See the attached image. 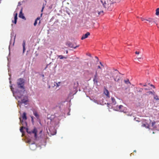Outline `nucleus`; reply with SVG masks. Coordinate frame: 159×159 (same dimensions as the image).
<instances>
[{
  "mask_svg": "<svg viewBox=\"0 0 159 159\" xmlns=\"http://www.w3.org/2000/svg\"><path fill=\"white\" fill-rule=\"evenodd\" d=\"M101 2L106 9L109 11L111 10L113 3L112 0H106L104 2L101 0Z\"/></svg>",
  "mask_w": 159,
  "mask_h": 159,
  "instance_id": "1",
  "label": "nucleus"
},
{
  "mask_svg": "<svg viewBox=\"0 0 159 159\" xmlns=\"http://www.w3.org/2000/svg\"><path fill=\"white\" fill-rule=\"evenodd\" d=\"M25 80L22 78H20L17 80V84L19 88L22 89L23 91H25L24 85Z\"/></svg>",
  "mask_w": 159,
  "mask_h": 159,
  "instance_id": "2",
  "label": "nucleus"
},
{
  "mask_svg": "<svg viewBox=\"0 0 159 159\" xmlns=\"http://www.w3.org/2000/svg\"><path fill=\"white\" fill-rule=\"evenodd\" d=\"M22 120L21 118H19V119L20 120V123L21 124V125L23 126L26 125L27 123L25 121L24 122L23 120H26L27 119V117L26 116V113L25 112H24L23 113V114L22 115Z\"/></svg>",
  "mask_w": 159,
  "mask_h": 159,
  "instance_id": "3",
  "label": "nucleus"
},
{
  "mask_svg": "<svg viewBox=\"0 0 159 159\" xmlns=\"http://www.w3.org/2000/svg\"><path fill=\"white\" fill-rule=\"evenodd\" d=\"M26 132L28 133L29 134H31V133H33L34 134V136L35 139H37V129L34 128L33 130L31 131H30L29 130L28 128H26Z\"/></svg>",
  "mask_w": 159,
  "mask_h": 159,
  "instance_id": "4",
  "label": "nucleus"
},
{
  "mask_svg": "<svg viewBox=\"0 0 159 159\" xmlns=\"http://www.w3.org/2000/svg\"><path fill=\"white\" fill-rule=\"evenodd\" d=\"M66 45H67L69 47L74 48V49H75L76 48L80 46V45H78L75 46L74 44H73L72 43L70 42H67L66 43Z\"/></svg>",
  "mask_w": 159,
  "mask_h": 159,
  "instance_id": "5",
  "label": "nucleus"
},
{
  "mask_svg": "<svg viewBox=\"0 0 159 159\" xmlns=\"http://www.w3.org/2000/svg\"><path fill=\"white\" fill-rule=\"evenodd\" d=\"M61 83V82H59L58 83L56 82H54L53 83H52V85H50L49 86V88H50V86H52V87L56 86V87H57L60 86V84Z\"/></svg>",
  "mask_w": 159,
  "mask_h": 159,
  "instance_id": "6",
  "label": "nucleus"
},
{
  "mask_svg": "<svg viewBox=\"0 0 159 159\" xmlns=\"http://www.w3.org/2000/svg\"><path fill=\"white\" fill-rule=\"evenodd\" d=\"M124 107L122 105H117L116 107V109L121 111H124Z\"/></svg>",
  "mask_w": 159,
  "mask_h": 159,
  "instance_id": "7",
  "label": "nucleus"
},
{
  "mask_svg": "<svg viewBox=\"0 0 159 159\" xmlns=\"http://www.w3.org/2000/svg\"><path fill=\"white\" fill-rule=\"evenodd\" d=\"M146 21H148L149 23V25H152L153 23H155L156 22L154 19L151 18H148Z\"/></svg>",
  "mask_w": 159,
  "mask_h": 159,
  "instance_id": "8",
  "label": "nucleus"
},
{
  "mask_svg": "<svg viewBox=\"0 0 159 159\" xmlns=\"http://www.w3.org/2000/svg\"><path fill=\"white\" fill-rule=\"evenodd\" d=\"M19 17L20 18H21L25 20L26 19L25 17L24 16L23 14L22 13V8L20 11V13L19 15Z\"/></svg>",
  "mask_w": 159,
  "mask_h": 159,
  "instance_id": "9",
  "label": "nucleus"
},
{
  "mask_svg": "<svg viewBox=\"0 0 159 159\" xmlns=\"http://www.w3.org/2000/svg\"><path fill=\"white\" fill-rule=\"evenodd\" d=\"M115 74L116 75V77H115L114 76V79L115 81H118V80H120V78L119 76H118V73L117 72V71H115Z\"/></svg>",
  "mask_w": 159,
  "mask_h": 159,
  "instance_id": "10",
  "label": "nucleus"
},
{
  "mask_svg": "<svg viewBox=\"0 0 159 159\" xmlns=\"http://www.w3.org/2000/svg\"><path fill=\"white\" fill-rule=\"evenodd\" d=\"M90 33L89 32H88L85 34L83 35L81 38V40H83L86 38H87L88 36L90 35Z\"/></svg>",
  "mask_w": 159,
  "mask_h": 159,
  "instance_id": "11",
  "label": "nucleus"
},
{
  "mask_svg": "<svg viewBox=\"0 0 159 159\" xmlns=\"http://www.w3.org/2000/svg\"><path fill=\"white\" fill-rule=\"evenodd\" d=\"M104 93L108 98H110L109 93L108 90L106 88H104Z\"/></svg>",
  "mask_w": 159,
  "mask_h": 159,
  "instance_id": "12",
  "label": "nucleus"
},
{
  "mask_svg": "<svg viewBox=\"0 0 159 159\" xmlns=\"http://www.w3.org/2000/svg\"><path fill=\"white\" fill-rule=\"evenodd\" d=\"M28 102V98L25 97L24 98L22 99L21 100V103H25L26 102Z\"/></svg>",
  "mask_w": 159,
  "mask_h": 159,
  "instance_id": "13",
  "label": "nucleus"
},
{
  "mask_svg": "<svg viewBox=\"0 0 159 159\" xmlns=\"http://www.w3.org/2000/svg\"><path fill=\"white\" fill-rule=\"evenodd\" d=\"M17 13H16L15 15V16L14 17V22H13V23H14L15 24H16L17 22Z\"/></svg>",
  "mask_w": 159,
  "mask_h": 159,
  "instance_id": "14",
  "label": "nucleus"
},
{
  "mask_svg": "<svg viewBox=\"0 0 159 159\" xmlns=\"http://www.w3.org/2000/svg\"><path fill=\"white\" fill-rule=\"evenodd\" d=\"M25 40H24L23 41V43H22V46H23V53H24L25 50Z\"/></svg>",
  "mask_w": 159,
  "mask_h": 159,
  "instance_id": "15",
  "label": "nucleus"
},
{
  "mask_svg": "<svg viewBox=\"0 0 159 159\" xmlns=\"http://www.w3.org/2000/svg\"><path fill=\"white\" fill-rule=\"evenodd\" d=\"M111 100L112 101L111 103L113 105H115L116 104L115 99L113 97L111 98Z\"/></svg>",
  "mask_w": 159,
  "mask_h": 159,
  "instance_id": "16",
  "label": "nucleus"
},
{
  "mask_svg": "<svg viewBox=\"0 0 159 159\" xmlns=\"http://www.w3.org/2000/svg\"><path fill=\"white\" fill-rule=\"evenodd\" d=\"M74 88L75 89H76L77 87H78V85H79V83L78 82H76L75 83H74Z\"/></svg>",
  "mask_w": 159,
  "mask_h": 159,
  "instance_id": "17",
  "label": "nucleus"
},
{
  "mask_svg": "<svg viewBox=\"0 0 159 159\" xmlns=\"http://www.w3.org/2000/svg\"><path fill=\"white\" fill-rule=\"evenodd\" d=\"M34 115V116L37 118H39V116L38 115V113L35 111H34L33 112Z\"/></svg>",
  "mask_w": 159,
  "mask_h": 159,
  "instance_id": "18",
  "label": "nucleus"
},
{
  "mask_svg": "<svg viewBox=\"0 0 159 159\" xmlns=\"http://www.w3.org/2000/svg\"><path fill=\"white\" fill-rule=\"evenodd\" d=\"M142 126L143 127H145L147 128H148L149 127V125L147 124H145V123H142Z\"/></svg>",
  "mask_w": 159,
  "mask_h": 159,
  "instance_id": "19",
  "label": "nucleus"
},
{
  "mask_svg": "<svg viewBox=\"0 0 159 159\" xmlns=\"http://www.w3.org/2000/svg\"><path fill=\"white\" fill-rule=\"evenodd\" d=\"M45 3H43V7H42V9L41 11L42 12L43 11V9H44V7H45V6L46 5V2H46V0H45Z\"/></svg>",
  "mask_w": 159,
  "mask_h": 159,
  "instance_id": "20",
  "label": "nucleus"
},
{
  "mask_svg": "<svg viewBox=\"0 0 159 159\" xmlns=\"http://www.w3.org/2000/svg\"><path fill=\"white\" fill-rule=\"evenodd\" d=\"M147 95H150V94H152L153 95H155V93L153 91V92H152V91H149L147 93Z\"/></svg>",
  "mask_w": 159,
  "mask_h": 159,
  "instance_id": "21",
  "label": "nucleus"
},
{
  "mask_svg": "<svg viewBox=\"0 0 159 159\" xmlns=\"http://www.w3.org/2000/svg\"><path fill=\"white\" fill-rule=\"evenodd\" d=\"M156 14L157 16H158L159 15V8H157L156 10Z\"/></svg>",
  "mask_w": 159,
  "mask_h": 159,
  "instance_id": "22",
  "label": "nucleus"
},
{
  "mask_svg": "<svg viewBox=\"0 0 159 159\" xmlns=\"http://www.w3.org/2000/svg\"><path fill=\"white\" fill-rule=\"evenodd\" d=\"M93 81L94 83L97 84L98 83L97 78H94L93 79Z\"/></svg>",
  "mask_w": 159,
  "mask_h": 159,
  "instance_id": "23",
  "label": "nucleus"
},
{
  "mask_svg": "<svg viewBox=\"0 0 159 159\" xmlns=\"http://www.w3.org/2000/svg\"><path fill=\"white\" fill-rule=\"evenodd\" d=\"M58 57H59V58L60 59H62L64 58H66V57H64L62 55H59L58 56Z\"/></svg>",
  "mask_w": 159,
  "mask_h": 159,
  "instance_id": "24",
  "label": "nucleus"
},
{
  "mask_svg": "<svg viewBox=\"0 0 159 159\" xmlns=\"http://www.w3.org/2000/svg\"><path fill=\"white\" fill-rule=\"evenodd\" d=\"M124 82L126 84H130L129 80L128 79L126 80H124Z\"/></svg>",
  "mask_w": 159,
  "mask_h": 159,
  "instance_id": "25",
  "label": "nucleus"
},
{
  "mask_svg": "<svg viewBox=\"0 0 159 159\" xmlns=\"http://www.w3.org/2000/svg\"><path fill=\"white\" fill-rule=\"evenodd\" d=\"M25 127H24L23 126L21 127L20 128V132L22 133H23V129H25Z\"/></svg>",
  "mask_w": 159,
  "mask_h": 159,
  "instance_id": "26",
  "label": "nucleus"
},
{
  "mask_svg": "<svg viewBox=\"0 0 159 159\" xmlns=\"http://www.w3.org/2000/svg\"><path fill=\"white\" fill-rule=\"evenodd\" d=\"M154 99H156V100H159V99L158 98V97L157 95H154Z\"/></svg>",
  "mask_w": 159,
  "mask_h": 159,
  "instance_id": "27",
  "label": "nucleus"
},
{
  "mask_svg": "<svg viewBox=\"0 0 159 159\" xmlns=\"http://www.w3.org/2000/svg\"><path fill=\"white\" fill-rule=\"evenodd\" d=\"M140 19L143 21H144L145 20H147V18H142V17L140 18Z\"/></svg>",
  "mask_w": 159,
  "mask_h": 159,
  "instance_id": "28",
  "label": "nucleus"
},
{
  "mask_svg": "<svg viewBox=\"0 0 159 159\" xmlns=\"http://www.w3.org/2000/svg\"><path fill=\"white\" fill-rule=\"evenodd\" d=\"M98 77V75H97V72H96L95 74V75L94 76V78H97Z\"/></svg>",
  "mask_w": 159,
  "mask_h": 159,
  "instance_id": "29",
  "label": "nucleus"
},
{
  "mask_svg": "<svg viewBox=\"0 0 159 159\" xmlns=\"http://www.w3.org/2000/svg\"><path fill=\"white\" fill-rule=\"evenodd\" d=\"M103 13V11H102L99 12L98 13V15H101V13Z\"/></svg>",
  "mask_w": 159,
  "mask_h": 159,
  "instance_id": "30",
  "label": "nucleus"
},
{
  "mask_svg": "<svg viewBox=\"0 0 159 159\" xmlns=\"http://www.w3.org/2000/svg\"><path fill=\"white\" fill-rule=\"evenodd\" d=\"M155 122L154 121L152 122V126H153L155 124Z\"/></svg>",
  "mask_w": 159,
  "mask_h": 159,
  "instance_id": "31",
  "label": "nucleus"
},
{
  "mask_svg": "<svg viewBox=\"0 0 159 159\" xmlns=\"http://www.w3.org/2000/svg\"><path fill=\"white\" fill-rule=\"evenodd\" d=\"M37 24V20H35V22H34V26H35Z\"/></svg>",
  "mask_w": 159,
  "mask_h": 159,
  "instance_id": "32",
  "label": "nucleus"
},
{
  "mask_svg": "<svg viewBox=\"0 0 159 159\" xmlns=\"http://www.w3.org/2000/svg\"><path fill=\"white\" fill-rule=\"evenodd\" d=\"M139 52H135V54H139Z\"/></svg>",
  "mask_w": 159,
  "mask_h": 159,
  "instance_id": "33",
  "label": "nucleus"
},
{
  "mask_svg": "<svg viewBox=\"0 0 159 159\" xmlns=\"http://www.w3.org/2000/svg\"><path fill=\"white\" fill-rule=\"evenodd\" d=\"M143 90V89H142V88H141V89H140V90H139V92H142V91Z\"/></svg>",
  "mask_w": 159,
  "mask_h": 159,
  "instance_id": "34",
  "label": "nucleus"
},
{
  "mask_svg": "<svg viewBox=\"0 0 159 159\" xmlns=\"http://www.w3.org/2000/svg\"><path fill=\"white\" fill-rule=\"evenodd\" d=\"M40 17H38L35 20H37H37H39V19H40Z\"/></svg>",
  "mask_w": 159,
  "mask_h": 159,
  "instance_id": "35",
  "label": "nucleus"
},
{
  "mask_svg": "<svg viewBox=\"0 0 159 159\" xmlns=\"http://www.w3.org/2000/svg\"><path fill=\"white\" fill-rule=\"evenodd\" d=\"M151 86L152 87L154 88H155V87L152 84H151Z\"/></svg>",
  "mask_w": 159,
  "mask_h": 159,
  "instance_id": "36",
  "label": "nucleus"
},
{
  "mask_svg": "<svg viewBox=\"0 0 159 159\" xmlns=\"http://www.w3.org/2000/svg\"><path fill=\"white\" fill-rule=\"evenodd\" d=\"M31 120L33 122V116L31 117Z\"/></svg>",
  "mask_w": 159,
  "mask_h": 159,
  "instance_id": "37",
  "label": "nucleus"
},
{
  "mask_svg": "<svg viewBox=\"0 0 159 159\" xmlns=\"http://www.w3.org/2000/svg\"><path fill=\"white\" fill-rule=\"evenodd\" d=\"M98 68H99V69H101V67H100V66H98Z\"/></svg>",
  "mask_w": 159,
  "mask_h": 159,
  "instance_id": "38",
  "label": "nucleus"
},
{
  "mask_svg": "<svg viewBox=\"0 0 159 159\" xmlns=\"http://www.w3.org/2000/svg\"><path fill=\"white\" fill-rule=\"evenodd\" d=\"M93 101L94 102H96V100H93Z\"/></svg>",
  "mask_w": 159,
  "mask_h": 159,
  "instance_id": "39",
  "label": "nucleus"
},
{
  "mask_svg": "<svg viewBox=\"0 0 159 159\" xmlns=\"http://www.w3.org/2000/svg\"><path fill=\"white\" fill-rule=\"evenodd\" d=\"M11 90H12V86H11Z\"/></svg>",
  "mask_w": 159,
  "mask_h": 159,
  "instance_id": "40",
  "label": "nucleus"
},
{
  "mask_svg": "<svg viewBox=\"0 0 159 159\" xmlns=\"http://www.w3.org/2000/svg\"><path fill=\"white\" fill-rule=\"evenodd\" d=\"M100 64L102 66H103L102 65V64L101 63V62H100Z\"/></svg>",
  "mask_w": 159,
  "mask_h": 159,
  "instance_id": "41",
  "label": "nucleus"
},
{
  "mask_svg": "<svg viewBox=\"0 0 159 159\" xmlns=\"http://www.w3.org/2000/svg\"><path fill=\"white\" fill-rule=\"evenodd\" d=\"M68 53V51L67 50V51H66V53Z\"/></svg>",
  "mask_w": 159,
  "mask_h": 159,
  "instance_id": "42",
  "label": "nucleus"
},
{
  "mask_svg": "<svg viewBox=\"0 0 159 159\" xmlns=\"http://www.w3.org/2000/svg\"><path fill=\"white\" fill-rule=\"evenodd\" d=\"M117 2H119L120 0H116Z\"/></svg>",
  "mask_w": 159,
  "mask_h": 159,
  "instance_id": "43",
  "label": "nucleus"
},
{
  "mask_svg": "<svg viewBox=\"0 0 159 159\" xmlns=\"http://www.w3.org/2000/svg\"><path fill=\"white\" fill-rule=\"evenodd\" d=\"M16 93H19V92L18 91V92H16Z\"/></svg>",
  "mask_w": 159,
  "mask_h": 159,
  "instance_id": "44",
  "label": "nucleus"
},
{
  "mask_svg": "<svg viewBox=\"0 0 159 159\" xmlns=\"http://www.w3.org/2000/svg\"><path fill=\"white\" fill-rule=\"evenodd\" d=\"M134 152H136V150H134Z\"/></svg>",
  "mask_w": 159,
  "mask_h": 159,
  "instance_id": "45",
  "label": "nucleus"
},
{
  "mask_svg": "<svg viewBox=\"0 0 159 159\" xmlns=\"http://www.w3.org/2000/svg\"><path fill=\"white\" fill-rule=\"evenodd\" d=\"M144 86H146V85H143Z\"/></svg>",
  "mask_w": 159,
  "mask_h": 159,
  "instance_id": "46",
  "label": "nucleus"
},
{
  "mask_svg": "<svg viewBox=\"0 0 159 159\" xmlns=\"http://www.w3.org/2000/svg\"><path fill=\"white\" fill-rule=\"evenodd\" d=\"M43 14L42 13L41 14V16Z\"/></svg>",
  "mask_w": 159,
  "mask_h": 159,
  "instance_id": "47",
  "label": "nucleus"
},
{
  "mask_svg": "<svg viewBox=\"0 0 159 159\" xmlns=\"http://www.w3.org/2000/svg\"><path fill=\"white\" fill-rule=\"evenodd\" d=\"M141 57H139V58H138V59H140Z\"/></svg>",
  "mask_w": 159,
  "mask_h": 159,
  "instance_id": "48",
  "label": "nucleus"
},
{
  "mask_svg": "<svg viewBox=\"0 0 159 159\" xmlns=\"http://www.w3.org/2000/svg\"><path fill=\"white\" fill-rule=\"evenodd\" d=\"M95 57L96 58H97V59H98V57Z\"/></svg>",
  "mask_w": 159,
  "mask_h": 159,
  "instance_id": "49",
  "label": "nucleus"
},
{
  "mask_svg": "<svg viewBox=\"0 0 159 159\" xmlns=\"http://www.w3.org/2000/svg\"><path fill=\"white\" fill-rule=\"evenodd\" d=\"M20 2H19V3H18V4H20Z\"/></svg>",
  "mask_w": 159,
  "mask_h": 159,
  "instance_id": "50",
  "label": "nucleus"
},
{
  "mask_svg": "<svg viewBox=\"0 0 159 159\" xmlns=\"http://www.w3.org/2000/svg\"><path fill=\"white\" fill-rule=\"evenodd\" d=\"M20 2H19V3H18V4H20Z\"/></svg>",
  "mask_w": 159,
  "mask_h": 159,
  "instance_id": "51",
  "label": "nucleus"
},
{
  "mask_svg": "<svg viewBox=\"0 0 159 159\" xmlns=\"http://www.w3.org/2000/svg\"><path fill=\"white\" fill-rule=\"evenodd\" d=\"M20 2H19V3H18V4H20Z\"/></svg>",
  "mask_w": 159,
  "mask_h": 159,
  "instance_id": "52",
  "label": "nucleus"
},
{
  "mask_svg": "<svg viewBox=\"0 0 159 159\" xmlns=\"http://www.w3.org/2000/svg\"><path fill=\"white\" fill-rule=\"evenodd\" d=\"M19 98H20V97H19Z\"/></svg>",
  "mask_w": 159,
  "mask_h": 159,
  "instance_id": "53",
  "label": "nucleus"
}]
</instances>
